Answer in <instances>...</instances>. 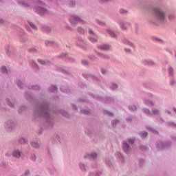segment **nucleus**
Returning <instances> with one entry per match:
<instances>
[{"label": "nucleus", "mask_w": 176, "mask_h": 176, "mask_svg": "<svg viewBox=\"0 0 176 176\" xmlns=\"http://www.w3.org/2000/svg\"><path fill=\"white\" fill-rule=\"evenodd\" d=\"M82 64H84V65H87V61H86V60H82Z\"/></svg>", "instance_id": "28"}, {"label": "nucleus", "mask_w": 176, "mask_h": 176, "mask_svg": "<svg viewBox=\"0 0 176 176\" xmlns=\"http://www.w3.org/2000/svg\"><path fill=\"white\" fill-rule=\"evenodd\" d=\"M19 142L20 144H25V142H27V140L25 138H21L19 140Z\"/></svg>", "instance_id": "11"}, {"label": "nucleus", "mask_w": 176, "mask_h": 176, "mask_svg": "<svg viewBox=\"0 0 176 176\" xmlns=\"http://www.w3.org/2000/svg\"><path fill=\"white\" fill-rule=\"evenodd\" d=\"M125 51L130 52V50L125 49Z\"/></svg>", "instance_id": "39"}, {"label": "nucleus", "mask_w": 176, "mask_h": 176, "mask_svg": "<svg viewBox=\"0 0 176 176\" xmlns=\"http://www.w3.org/2000/svg\"><path fill=\"white\" fill-rule=\"evenodd\" d=\"M1 24H3V20H2V19H0V25H1Z\"/></svg>", "instance_id": "33"}, {"label": "nucleus", "mask_w": 176, "mask_h": 176, "mask_svg": "<svg viewBox=\"0 0 176 176\" xmlns=\"http://www.w3.org/2000/svg\"><path fill=\"white\" fill-rule=\"evenodd\" d=\"M1 72H8V70L6 69V67L5 66L1 67Z\"/></svg>", "instance_id": "15"}, {"label": "nucleus", "mask_w": 176, "mask_h": 176, "mask_svg": "<svg viewBox=\"0 0 176 176\" xmlns=\"http://www.w3.org/2000/svg\"><path fill=\"white\" fill-rule=\"evenodd\" d=\"M52 87L54 89L52 91H56V90H57V87L56 86H52Z\"/></svg>", "instance_id": "29"}, {"label": "nucleus", "mask_w": 176, "mask_h": 176, "mask_svg": "<svg viewBox=\"0 0 176 176\" xmlns=\"http://www.w3.org/2000/svg\"><path fill=\"white\" fill-rule=\"evenodd\" d=\"M98 49H100L101 50H109V45H103L102 46H98Z\"/></svg>", "instance_id": "8"}, {"label": "nucleus", "mask_w": 176, "mask_h": 176, "mask_svg": "<svg viewBox=\"0 0 176 176\" xmlns=\"http://www.w3.org/2000/svg\"><path fill=\"white\" fill-rule=\"evenodd\" d=\"M117 87H118V85L115 84H113L111 86L112 90H115V89H116Z\"/></svg>", "instance_id": "18"}, {"label": "nucleus", "mask_w": 176, "mask_h": 176, "mask_svg": "<svg viewBox=\"0 0 176 176\" xmlns=\"http://www.w3.org/2000/svg\"><path fill=\"white\" fill-rule=\"evenodd\" d=\"M38 63H40V64H42V65L46 64V62H45V60H38Z\"/></svg>", "instance_id": "19"}, {"label": "nucleus", "mask_w": 176, "mask_h": 176, "mask_svg": "<svg viewBox=\"0 0 176 176\" xmlns=\"http://www.w3.org/2000/svg\"><path fill=\"white\" fill-rule=\"evenodd\" d=\"M144 111L145 113H146V115H151V113L149 112V111L148 109H144Z\"/></svg>", "instance_id": "23"}, {"label": "nucleus", "mask_w": 176, "mask_h": 176, "mask_svg": "<svg viewBox=\"0 0 176 176\" xmlns=\"http://www.w3.org/2000/svg\"><path fill=\"white\" fill-rule=\"evenodd\" d=\"M155 13L156 20H158L159 21H163V20H164V14L162 12L160 9L156 8L155 10Z\"/></svg>", "instance_id": "1"}, {"label": "nucleus", "mask_w": 176, "mask_h": 176, "mask_svg": "<svg viewBox=\"0 0 176 176\" xmlns=\"http://www.w3.org/2000/svg\"><path fill=\"white\" fill-rule=\"evenodd\" d=\"M33 89H34L35 90H38V89H39V87H38V86H34L33 87Z\"/></svg>", "instance_id": "32"}, {"label": "nucleus", "mask_w": 176, "mask_h": 176, "mask_svg": "<svg viewBox=\"0 0 176 176\" xmlns=\"http://www.w3.org/2000/svg\"><path fill=\"white\" fill-rule=\"evenodd\" d=\"M173 110L175 111V112H176V109H173Z\"/></svg>", "instance_id": "41"}, {"label": "nucleus", "mask_w": 176, "mask_h": 176, "mask_svg": "<svg viewBox=\"0 0 176 176\" xmlns=\"http://www.w3.org/2000/svg\"><path fill=\"white\" fill-rule=\"evenodd\" d=\"M148 65H153V61H149V62L148 63Z\"/></svg>", "instance_id": "30"}, {"label": "nucleus", "mask_w": 176, "mask_h": 176, "mask_svg": "<svg viewBox=\"0 0 176 176\" xmlns=\"http://www.w3.org/2000/svg\"><path fill=\"white\" fill-rule=\"evenodd\" d=\"M168 113H169V114H170V111H168Z\"/></svg>", "instance_id": "42"}, {"label": "nucleus", "mask_w": 176, "mask_h": 176, "mask_svg": "<svg viewBox=\"0 0 176 176\" xmlns=\"http://www.w3.org/2000/svg\"><path fill=\"white\" fill-rule=\"evenodd\" d=\"M107 115H109V116H113V113H111V112H107Z\"/></svg>", "instance_id": "27"}, {"label": "nucleus", "mask_w": 176, "mask_h": 176, "mask_svg": "<svg viewBox=\"0 0 176 176\" xmlns=\"http://www.w3.org/2000/svg\"><path fill=\"white\" fill-rule=\"evenodd\" d=\"M130 26V24L126 23H120V27L122 28V30H123L124 31L125 30H127V28H129V27Z\"/></svg>", "instance_id": "5"}, {"label": "nucleus", "mask_w": 176, "mask_h": 176, "mask_svg": "<svg viewBox=\"0 0 176 176\" xmlns=\"http://www.w3.org/2000/svg\"><path fill=\"white\" fill-rule=\"evenodd\" d=\"M168 71H169V73L171 74V72H173V68L169 67Z\"/></svg>", "instance_id": "31"}, {"label": "nucleus", "mask_w": 176, "mask_h": 176, "mask_svg": "<svg viewBox=\"0 0 176 176\" xmlns=\"http://www.w3.org/2000/svg\"><path fill=\"white\" fill-rule=\"evenodd\" d=\"M12 155H13L14 157H20V156H21V153H20V151H19L17 150H15L13 152Z\"/></svg>", "instance_id": "7"}, {"label": "nucleus", "mask_w": 176, "mask_h": 176, "mask_svg": "<svg viewBox=\"0 0 176 176\" xmlns=\"http://www.w3.org/2000/svg\"><path fill=\"white\" fill-rule=\"evenodd\" d=\"M129 109H130V111H135V109H137V107L134 105L130 106Z\"/></svg>", "instance_id": "13"}, {"label": "nucleus", "mask_w": 176, "mask_h": 176, "mask_svg": "<svg viewBox=\"0 0 176 176\" xmlns=\"http://www.w3.org/2000/svg\"><path fill=\"white\" fill-rule=\"evenodd\" d=\"M129 46H133V43H132L129 42Z\"/></svg>", "instance_id": "36"}, {"label": "nucleus", "mask_w": 176, "mask_h": 176, "mask_svg": "<svg viewBox=\"0 0 176 176\" xmlns=\"http://www.w3.org/2000/svg\"><path fill=\"white\" fill-rule=\"evenodd\" d=\"M146 104L147 105H148V107H152V105H153V103H152V102H149V101H146Z\"/></svg>", "instance_id": "17"}, {"label": "nucleus", "mask_w": 176, "mask_h": 176, "mask_svg": "<svg viewBox=\"0 0 176 176\" xmlns=\"http://www.w3.org/2000/svg\"><path fill=\"white\" fill-rule=\"evenodd\" d=\"M25 174L26 175H28V174H30V171L27 170V171L25 173Z\"/></svg>", "instance_id": "35"}, {"label": "nucleus", "mask_w": 176, "mask_h": 176, "mask_svg": "<svg viewBox=\"0 0 176 176\" xmlns=\"http://www.w3.org/2000/svg\"><path fill=\"white\" fill-rule=\"evenodd\" d=\"M32 146L34 148H39V144L36 142H32Z\"/></svg>", "instance_id": "9"}, {"label": "nucleus", "mask_w": 176, "mask_h": 176, "mask_svg": "<svg viewBox=\"0 0 176 176\" xmlns=\"http://www.w3.org/2000/svg\"><path fill=\"white\" fill-rule=\"evenodd\" d=\"M118 123H119V121L115 120V121L112 123L113 126L115 127L116 124H118Z\"/></svg>", "instance_id": "21"}, {"label": "nucleus", "mask_w": 176, "mask_h": 176, "mask_svg": "<svg viewBox=\"0 0 176 176\" xmlns=\"http://www.w3.org/2000/svg\"><path fill=\"white\" fill-rule=\"evenodd\" d=\"M120 12L123 14V13H126V10L122 9V10H120Z\"/></svg>", "instance_id": "26"}, {"label": "nucleus", "mask_w": 176, "mask_h": 176, "mask_svg": "<svg viewBox=\"0 0 176 176\" xmlns=\"http://www.w3.org/2000/svg\"><path fill=\"white\" fill-rule=\"evenodd\" d=\"M140 135H141L142 138H145V137H146V135H148V133L146 132H143V133H140Z\"/></svg>", "instance_id": "12"}, {"label": "nucleus", "mask_w": 176, "mask_h": 176, "mask_svg": "<svg viewBox=\"0 0 176 176\" xmlns=\"http://www.w3.org/2000/svg\"><path fill=\"white\" fill-rule=\"evenodd\" d=\"M90 156H91V157H93L94 159H95V157H97V154H96V153H92V154L90 155Z\"/></svg>", "instance_id": "22"}, {"label": "nucleus", "mask_w": 176, "mask_h": 176, "mask_svg": "<svg viewBox=\"0 0 176 176\" xmlns=\"http://www.w3.org/2000/svg\"><path fill=\"white\" fill-rule=\"evenodd\" d=\"M45 12H46V10L42 8H39L37 10V12L38 13V14H41V16L45 14Z\"/></svg>", "instance_id": "6"}, {"label": "nucleus", "mask_w": 176, "mask_h": 176, "mask_svg": "<svg viewBox=\"0 0 176 176\" xmlns=\"http://www.w3.org/2000/svg\"><path fill=\"white\" fill-rule=\"evenodd\" d=\"M43 31H44V32H49V29H47L46 28H44L43 29Z\"/></svg>", "instance_id": "24"}, {"label": "nucleus", "mask_w": 176, "mask_h": 176, "mask_svg": "<svg viewBox=\"0 0 176 176\" xmlns=\"http://www.w3.org/2000/svg\"><path fill=\"white\" fill-rule=\"evenodd\" d=\"M30 27H32V28H33V30H36V26H35V25H34V23H29Z\"/></svg>", "instance_id": "16"}, {"label": "nucleus", "mask_w": 176, "mask_h": 176, "mask_svg": "<svg viewBox=\"0 0 176 176\" xmlns=\"http://www.w3.org/2000/svg\"><path fill=\"white\" fill-rule=\"evenodd\" d=\"M172 17H174L173 16H169V19H171Z\"/></svg>", "instance_id": "40"}, {"label": "nucleus", "mask_w": 176, "mask_h": 176, "mask_svg": "<svg viewBox=\"0 0 176 176\" xmlns=\"http://www.w3.org/2000/svg\"><path fill=\"white\" fill-rule=\"evenodd\" d=\"M78 32H79V34H83L85 32V30L83 29H82L81 28H79L78 29Z\"/></svg>", "instance_id": "14"}, {"label": "nucleus", "mask_w": 176, "mask_h": 176, "mask_svg": "<svg viewBox=\"0 0 176 176\" xmlns=\"http://www.w3.org/2000/svg\"><path fill=\"white\" fill-rule=\"evenodd\" d=\"M79 21H81V20L77 16H72L70 19V22L72 24H74V23H78Z\"/></svg>", "instance_id": "3"}, {"label": "nucleus", "mask_w": 176, "mask_h": 176, "mask_svg": "<svg viewBox=\"0 0 176 176\" xmlns=\"http://www.w3.org/2000/svg\"><path fill=\"white\" fill-rule=\"evenodd\" d=\"M99 24H100V25H104V23H102V22L99 23Z\"/></svg>", "instance_id": "38"}, {"label": "nucleus", "mask_w": 176, "mask_h": 176, "mask_svg": "<svg viewBox=\"0 0 176 176\" xmlns=\"http://www.w3.org/2000/svg\"><path fill=\"white\" fill-rule=\"evenodd\" d=\"M174 82H175L174 80H171L170 81V85H174Z\"/></svg>", "instance_id": "37"}, {"label": "nucleus", "mask_w": 176, "mask_h": 176, "mask_svg": "<svg viewBox=\"0 0 176 176\" xmlns=\"http://www.w3.org/2000/svg\"><path fill=\"white\" fill-rule=\"evenodd\" d=\"M89 34H90V35H91V36L89 37V41H90L92 43H96V42H97V38H96V36H95L94 34H93V31L89 30Z\"/></svg>", "instance_id": "2"}, {"label": "nucleus", "mask_w": 176, "mask_h": 176, "mask_svg": "<svg viewBox=\"0 0 176 176\" xmlns=\"http://www.w3.org/2000/svg\"><path fill=\"white\" fill-rule=\"evenodd\" d=\"M101 72H102V74H105L106 71H105V69H102Z\"/></svg>", "instance_id": "34"}, {"label": "nucleus", "mask_w": 176, "mask_h": 176, "mask_svg": "<svg viewBox=\"0 0 176 176\" xmlns=\"http://www.w3.org/2000/svg\"><path fill=\"white\" fill-rule=\"evenodd\" d=\"M129 144H133L134 142V140H128Z\"/></svg>", "instance_id": "25"}, {"label": "nucleus", "mask_w": 176, "mask_h": 176, "mask_svg": "<svg viewBox=\"0 0 176 176\" xmlns=\"http://www.w3.org/2000/svg\"><path fill=\"white\" fill-rule=\"evenodd\" d=\"M122 148H123V151L127 153V152H129V149H130V147L129 146V144H127V143L126 142H124L122 144Z\"/></svg>", "instance_id": "4"}, {"label": "nucleus", "mask_w": 176, "mask_h": 176, "mask_svg": "<svg viewBox=\"0 0 176 176\" xmlns=\"http://www.w3.org/2000/svg\"><path fill=\"white\" fill-rule=\"evenodd\" d=\"M153 113L154 115H157V113H159V110L153 109Z\"/></svg>", "instance_id": "20"}, {"label": "nucleus", "mask_w": 176, "mask_h": 176, "mask_svg": "<svg viewBox=\"0 0 176 176\" xmlns=\"http://www.w3.org/2000/svg\"><path fill=\"white\" fill-rule=\"evenodd\" d=\"M109 35L111 36V38H115L116 36L115 35V33L113 32L112 31H108Z\"/></svg>", "instance_id": "10"}]
</instances>
